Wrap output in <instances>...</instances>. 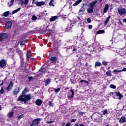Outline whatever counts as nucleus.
<instances>
[{
    "mask_svg": "<svg viewBox=\"0 0 126 126\" xmlns=\"http://www.w3.org/2000/svg\"><path fill=\"white\" fill-rule=\"evenodd\" d=\"M97 2H98L97 0L91 2L89 4V7H92V8L94 9V7H96L97 6V5H96V3H97Z\"/></svg>",
    "mask_w": 126,
    "mask_h": 126,
    "instance_id": "obj_5",
    "label": "nucleus"
},
{
    "mask_svg": "<svg viewBox=\"0 0 126 126\" xmlns=\"http://www.w3.org/2000/svg\"><path fill=\"white\" fill-rule=\"evenodd\" d=\"M19 55H20V56H21V55H22V53H21V51H19Z\"/></svg>",
    "mask_w": 126,
    "mask_h": 126,
    "instance_id": "obj_52",
    "label": "nucleus"
},
{
    "mask_svg": "<svg viewBox=\"0 0 126 126\" xmlns=\"http://www.w3.org/2000/svg\"><path fill=\"white\" fill-rule=\"evenodd\" d=\"M35 104L37 106H41L42 104V100L40 99H38L36 101H35Z\"/></svg>",
    "mask_w": 126,
    "mask_h": 126,
    "instance_id": "obj_16",
    "label": "nucleus"
},
{
    "mask_svg": "<svg viewBox=\"0 0 126 126\" xmlns=\"http://www.w3.org/2000/svg\"><path fill=\"white\" fill-rule=\"evenodd\" d=\"M92 27H93L92 25H89V29H92Z\"/></svg>",
    "mask_w": 126,
    "mask_h": 126,
    "instance_id": "obj_51",
    "label": "nucleus"
},
{
    "mask_svg": "<svg viewBox=\"0 0 126 126\" xmlns=\"http://www.w3.org/2000/svg\"><path fill=\"white\" fill-rule=\"evenodd\" d=\"M5 65H6V62H5V60H1L0 61V67H4V66H5Z\"/></svg>",
    "mask_w": 126,
    "mask_h": 126,
    "instance_id": "obj_8",
    "label": "nucleus"
},
{
    "mask_svg": "<svg viewBox=\"0 0 126 126\" xmlns=\"http://www.w3.org/2000/svg\"><path fill=\"white\" fill-rule=\"evenodd\" d=\"M4 90H3V88L1 87V90H0V94H3Z\"/></svg>",
    "mask_w": 126,
    "mask_h": 126,
    "instance_id": "obj_37",
    "label": "nucleus"
},
{
    "mask_svg": "<svg viewBox=\"0 0 126 126\" xmlns=\"http://www.w3.org/2000/svg\"><path fill=\"white\" fill-rule=\"evenodd\" d=\"M118 11L120 15H123V14H126V9L125 8H118Z\"/></svg>",
    "mask_w": 126,
    "mask_h": 126,
    "instance_id": "obj_3",
    "label": "nucleus"
},
{
    "mask_svg": "<svg viewBox=\"0 0 126 126\" xmlns=\"http://www.w3.org/2000/svg\"><path fill=\"white\" fill-rule=\"evenodd\" d=\"M121 70H119L118 69H115L113 70V72H116V73H117L118 72H121Z\"/></svg>",
    "mask_w": 126,
    "mask_h": 126,
    "instance_id": "obj_42",
    "label": "nucleus"
},
{
    "mask_svg": "<svg viewBox=\"0 0 126 126\" xmlns=\"http://www.w3.org/2000/svg\"><path fill=\"white\" fill-rule=\"evenodd\" d=\"M23 117H24V115L23 114L19 115V116H18V120H20L21 119H22Z\"/></svg>",
    "mask_w": 126,
    "mask_h": 126,
    "instance_id": "obj_38",
    "label": "nucleus"
},
{
    "mask_svg": "<svg viewBox=\"0 0 126 126\" xmlns=\"http://www.w3.org/2000/svg\"><path fill=\"white\" fill-rule=\"evenodd\" d=\"M110 18H111V16H109L107 18L106 20L104 22V25H107V24H108L109 20H110Z\"/></svg>",
    "mask_w": 126,
    "mask_h": 126,
    "instance_id": "obj_21",
    "label": "nucleus"
},
{
    "mask_svg": "<svg viewBox=\"0 0 126 126\" xmlns=\"http://www.w3.org/2000/svg\"><path fill=\"white\" fill-rule=\"evenodd\" d=\"M106 114H108V110H105L103 111V115H106Z\"/></svg>",
    "mask_w": 126,
    "mask_h": 126,
    "instance_id": "obj_46",
    "label": "nucleus"
},
{
    "mask_svg": "<svg viewBox=\"0 0 126 126\" xmlns=\"http://www.w3.org/2000/svg\"><path fill=\"white\" fill-rule=\"evenodd\" d=\"M29 3V0H25L24 4L25 5H27Z\"/></svg>",
    "mask_w": 126,
    "mask_h": 126,
    "instance_id": "obj_39",
    "label": "nucleus"
},
{
    "mask_svg": "<svg viewBox=\"0 0 126 126\" xmlns=\"http://www.w3.org/2000/svg\"><path fill=\"white\" fill-rule=\"evenodd\" d=\"M70 92H71V95L68 96V99L69 100H71V99H73V95H74V92H73V90L72 89L70 90Z\"/></svg>",
    "mask_w": 126,
    "mask_h": 126,
    "instance_id": "obj_14",
    "label": "nucleus"
},
{
    "mask_svg": "<svg viewBox=\"0 0 126 126\" xmlns=\"http://www.w3.org/2000/svg\"><path fill=\"white\" fill-rule=\"evenodd\" d=\"M20 3H21V5H23L24 4V1L23 0H20Z\"/></svg>",
    "mask_w": 126,
    "mask_h": 126,
    "instance_id": "obj_41",
    "label": "nucleus"
},
{
    "mask_svg": "<svg viewBox=\"0 0 126 126\" xmlns=\"http://www.w3.org/2000/svg\"><path fill=\"white\" fill-rule=\"evenodd\" d=\"M28 91V88H25V89L23 91L22 94H23V95H25V94H26V93H27Z\"/></svg>",
    "mask_w": 126,
    "mask_h": 126,
    "instance_id": "obj_20",
    "label": "nucleus"
},
{
    "mask_svg": "<svg viewBox=\"0 0 126 126\" xmlns=\"http://www.w3.org/2000/svg\"><path fill=\"white\" fill-rule=\"evenodd\" d=\"M46 68H41L39 70V72H46Z\"/></svg>",
    "mask_w": 126,
    "mask_h": 126,
    "instance_id": "obj_29",
    "label": "nucleus"
},
{
    "mask_svg": "<svg viewBox=\"0 0 126 126\" xmlns=\"http://www.w3.org/2000/svg\"><path fill=\"white\" fill-rule=\"evenodd\" d=\"M8 37V35L5 33H0V41H4Z\"/></svg>",
    "mask_w": 126,
    "mask_h": 126,
    "instance_id": "obj_4",
    "label": "nucleus"
},
{
    "mask_svg": "<svg viewBox=\"0 0 126 126\" xmlns=\"http://www.w3.org/2000/svg\"><path fill=\"white\" fill-rule=\"evenodd\" d=\"M21 9V8H19L13 11L12 12V14H14L18 12V11H19V10H20Z\"/></svg>",
    "mask_w": 126,
    "mask_h": 126,
    "instance_id": "obj_23",
    "label": "nucleus"
},
{
    "mask_svg": "<svg viewBox=\"0 0 126 126\" xmlns=\"http://www.w3.org/2000/svg\"><path fill=\"white\" fill-rule=\"evenodd\" d=\"M31 57H32V56L31 55V53H30V52H28L27 53V57L29 59H30Z\"/></svg>",
    "mask_w": 126,
    "mask_h": 126,
    "instance_id": "obj_30",
    "label": "nucleus"
},
{
    "mask_svg": "<svg viewBox=\"0 0 126 126\" xmlns=\"http://www.w3.org/2000/svg\"><path fill=\"white\" fill-rule=\"evenodd\" d=\"M20 92V89L19 88H16L14 89V91L13 92V93L14 95H17V94Z\"/></svg>",
    "mask_w": 126,
    "mask_h": 126,
    "instance_id": "obj_10",
    "label": "nucleus"
},
{
    "mask_svg": "<svg viewBox=\"0 0 126 126\" xmlns=\"http://www.w3.org/2000/svg\"><path fill=\"white\" fill-rule=\"evenodd\" d=\"M80 82H81V83H82V82H85V83L88 84V81H85V80H81V81H80Z\"/></svg>",
    "mask_w": 126,
    "mask_h": 126,
    "instance_id": "obj_45",
    "label": "nucleus"
},
{
    "mask_svg": "<svg viewBox=\"0 0 126 126\" xmlns=\"http://www.w3.org/2000/svg\"><path fill=\"white\" fill-rule=\"evenodd\" d=\"M96 66H101V63L100 62H95V67H96Z\"/></svg>",
    "mask_w": 126,
    "mask_h": 126,
    "instance_id": "obj_28",
    "label": "nucleus"
},
{
    "mask_svg": "<svg viewBox=\"0 0 126 126\" xmlns=\"http://www.w3.org/2000/svg\"><path fill=\"white\" fill-rule=\"evenodd\" d=\"M79 114H80V115H83V112H80V113H79Z\"/></svg>",
    "mask_w": 126,
    "mask_h": 126,
    "instance_id": "obj_55",
    "label": "nucleus"
},
{
    "mask_svg": "<svg viewBox=\"0 0 126 126\" xmlns=\"http://www.w3.org/2000/svg\"><path fill=\"white\" fill-rule=\"evenodd\" d=\"M40 121H41V119H40V118L33 120L32 124L31 125H30V126H39V124L40 123Z\"/></svg>",
    "mask_w": 126,
    "mask_h": 126,
    "instance_id": "obj_2",
    "label": "nucleus"
},
{
    "mask_svg": "<svg viewBox=\"0 0 126 126\" xmlns=\"http://www.w3.org/2000/svg\"><path fill=\"white\" fill-rule=\"evenodd\" d=\"M53 123H54V121H50V122H48L47 124H52Z\"/></svg>",
    "mask_w": 126,
    "mask_h": 126,
    "instance_id": "obj_53",
    "label": "nucleus"
},
{
    "mask_svg": "<svg viewBox=\"0 0 126 126\" xmlns=\"http://www.w3.org/2000/svg\"><path fill=\"white\" fill-rule=\"evenodd\" d=\"M72 123H75V122H76V119H71Z\"/></svg>",
    "mask_w": 126,
    "mask_h": 126,
    "instance_id": "obj_47",
    "label": "nucleus"
},
{
    "mask_svg": "<svg viewBox=\"0 0 126 126\" xmlns=\"http://www.w3.org/2000/svg\"><path fill=\"white\" fill-rule=\"evenodd\" d=\"M103 33H105V32L104 31H97V34H103Z\"/></svg>",
    "mask_w": 126,
    "mask_h": 126,
    "instance_id": "obj_35",
    "label": "nucleus"
},
{
    "mask_svg": "<svg viewBox=\"0 0 126 126\" xmlns=\"http://www.w3.org/2000/svg\"><path fill=\"white\" fill-rule=\"evenodd\" d=\"M58 16H53L52 18L50 19V21H55L58 18Z\"/></svg>",
    "mask_w": 126,
    "mask_h": 126,
    "instance_id": "obj_22",
    "label": "nucleus"
},
{
    "mask_svg": "<svg viewBox=\"0 0 126 126\" xmlns=\"http://www.w3.org/2000/svg\"><path fill=\"white\" fill-rule=\"evenodd\" d=\"M73 51H76V48H73Z\"/></svg>",
    "mask_w": 126,
    "mask_h": 126,
    "instance_id": "obj_56",
    "label": "nucleus"
},
{
    "mask_svg": "<svg viewBox=\"0 0 126 126\" xmlns=\"http://www.w3.org/2000/svg\"><path fill=\"white\" fill-rule=\"evenodd\" d=\"M0 110H1V106L0 105Z\"/></svg>",
    "mask_w": 126,
    "mask_h": 126,
    "instance_id": "obj_61",
    "label": "nucleus"
},
{
    "mask_svg": "<svg viewBox=\"0 0 126 126\" xmlns=\"http://www.w3.org/2000/svg\"><path fill=\"white\" fill-rule=\"evenodd\" d=\"M37 18H38V17H37L35 15H33V16H32V20H34L35 21L37 20Z\"/></svg>",
    "mask_w": 126,
    "mask_h": 126,
    "instance_id": "obj_31",
    "label": "nucleus"
},
{
    "mask_svg": "<svg viewBox=\"0 0 126 126\" xmlns=\"http://www.w3.org/2000/svg\"><path fill=\"white\" fill-rule=\"evenodd\" d=\"M84 11H85V7H84V6H83L79 11V15H81L82 13H83Z\"/></svg>",
    "mask_w": 126,
    "mask_h": 126,
    "instance_id": "obj_12",
    "label": "nucleus"
},
{
    "mask_svg": "<svg viewBox=\"0 0 126 126\" xmlns=\"http://www.w3.org/2000/svg\"><path fill=\"white\" fill-rule=\"evenodd\" d=\"M28 78L29 79V80H32V79H33V77L31 76V77H28Z\"/></svg>",
    "mask_w": 126,
    "mask_h": 126,
    "instance_id": "obj_50",
    "label": "nucleus"
},
{
    "mask_svg": "<svg viewBox=\"0 0 126 126\" xmlns=\"http://www.w3.org/2000/svg\"><path fill=\"white\" fill-rule=\"evenodd\" d=\"M119 122L120 123H126V117L125 116H122L121 117V119H120L119 120Z\"/></svg>",
    "mask_w": 126,
    "mask_h": 126,
    "instance_id": "obj_15",
    "label": "nucleus"
},
{
    "mask_svg": "<svg viewBox=\"0 0 126 126\" xmlns=\"http://www.w3.org/2000/svg\"><path fill=\"white\" fill-rule=\"evenodd\" d=\"M14 114V112L11 111L8 113V117L9 118H12L13 115Z\"/></svg>",
    "mask_w": 126,
    "mask_h": 126,
    "instance_id": "obj_24",
    "label": "nucleus"
},
{
    "mask_svg": "<svg viewBox=\"0 0 126 126\" xmlns=\"http://www.w3.org/2000/svg\"><path fill=\"white\" fill-rule=\"evenodd\" d=\"M49 106L51 107H54V104L52 101L49 102Z\"/></svg>",
    "mask_w": 126,
    "mask_h": 126,
    "instance_id": "obj_43",
    "label": "nucleus"
},
{
    "mask_svg": "<svg viewBox=\"0 0 126 126\" xmlns=\"http://www.w3.org/2000/svg\"><path fill=\"white\" fill-rule=\"evenodd\" d=\"M51 82V79H48L46 80V84L45 85L46 86H48L49 84H50V83Z\"/></svg>",
    "mask_w": 126,
    "mask_h": 126,
    "instance_id": "obj_26",
    "label": "nucleus"
},
{
    "mask_svg": "<svg viewBox=\"0 0 126 126\" xmlns=\"http://www.w3.org/2000/svg\"><path fill=\"white\" fill-rule=\"evenodd\" d=\"M102 64H103V65H108V63L106 61L102 62Z\"/></svg>",
    "mask_w": 126,
    "mask_h": 126,
    "instance_id": "obj_44",
    "label": "nucleus"
},
{
    "mask_svg": "<svg viewBox=\"0 0 126 126\" xmlns=\"http://www.w3.org/2000/svg\"><path fill=\"white\" fill-rule=\"evenodd\" d=\"M81 1H82V0H77L75 3H74L73 4V6H76V5H78V4H79V3H80V2H81Z\"/></svg>",
    "mask_w": 126,
    "mask_h": 126,
    "instance_id": "obj_19",
    "label": "nucleus"
},
{
    "mask_svg": "<svg viewBox=\"0 0 126 126\" xmlns=\"http://www.w3.org/2000/svg\"><path fill=\"white\" fill-rule=\"evenodd\" d=\"M110 88H112L113 89H116V86L114 85H110Z\"/></svg>",
    "mask_w": 126,
    "mask_h": 126,
    "instance_id": "obj_40",
    "label": "nucleus"
},
{
    "mask_svg": "<svg viewBox=\"0 0 126 126\" xmlns=\"http://www.w3.org/2000/svg\"><path fill=\"white\" fill-rule=\"evenodd\" d=\"M32 98V94H22L20 95L19 98L17 99V101H21V102H24L25 103H26V102L31 100Z\"/></svg>",
    "mask_w": 126,
    "mask_h": 126,
    "instance_id": "obj_1",
    "label": "nucleus"
},
{
    "mask_svg": "<svg viewBox=\"0 0 126 126\" xmlns=\"http://www.w3.org/2000/svg\"><path fill=\"white\" fill-rule=\"evenodd\" d=\"M115 93H116L117 96H118L119 97V99L121 100L122 98L123 97V94H121V93L120 92H116Z\"/></svg>",
    "mask_w": 126,
    "mask_h": 126,
    "instance_id": "obj_13",
    "label": "nucleus"
},
{
    "mask_svg": "<svg viewBox=\"0 0 126 126\" xmlns=\"http://www.w3.org/2000/svg\"><path fill=\"white\" fill-rule=\"evenodd\" d=\"M12 86H13V82L12 81H11L8 87L6 88V89H7L8 91H9V90H10V89L12 88Z\"/></svg>",
    "mask_w": 126,
    "mask_h": 126,
    "instance_id": "obj_11",
    "label": "nucleus"
},
{
    "mask_svg": "<svg viewBox=\"0 0 126 126\" xmlns=\"http://www.w3.org/2000/svg\"><path fill=\"white\" fill-rule=\"evenodd\" d=\"M121 72H122V71H126V68H124L122 70H120Z\"/></svg>",
    "mask_w": 126,
    "mask_h": 126,
    "instance_id": "obj_48",
    "label": "nucleus"
},
{
    "mask_svg": "<svg viewBox=\"0 0 126 126\" xmlns=\"http://www.w3.org/2000/svg\"><path fill=\"white\" fill-rule=\"evenodd\" d=\"M109 10V5L106 4L104 8H103V13H107V12Z\"/></svg>",
    "mask_w": 126,
    "mask_h": 126,
    "instance_id": "obj_9",
    "label": "nucleus"
},
{
    "mask_svg": "<svg viewBox=\"0 0 126 126\" xmlns=\"http://www.w3.org/2000/svg\"><path fill=\"white\" fill-rule=\"evenodd\" d=\"M87 22H88L89 23H90V22H91V19H90V18H88V19H87Z\"/></svg>",
    "mask_w": 126,
    "mask_h": 126,
    "instance_id": "obj_49",
    "label": "nucleus"
},
{
    "mask_svg": "<svg viewBox=\"0 0 126 126\" xmlns=\"http://www.w3.org/2000/svg\"><path fill=\"white\" fill-rule=\"evenodd\" d=\"M35 4H36V5L37 6H42V5H45V2L44 1H40L39 2L38 1H35L34 2Z\"/></svg>",
    "mask_w": 126,
    "mask_h": 126,
    "instance_id": "obj_6",
    "label": "nucleus"
},
{
    "mask_svg": "<svg viewBox=\"0 0 126 126\" xmlns=\"http://www.w3.org/2000/svg\"><path fill=\"white\" fill-rule=\"evenodd\" d=\"M101 117H103V115H101Z\"/></svg>",
    "mask_w": 126,
    "mask_h": 126,
    "instance_id": "obj_64",
    "label": "nucleus"
},
{
    "mask_svg": "<svg viewBox=\"0 0 126 126\" xmlns=\"http://www.w3.org/2000/svg\"><path fill=\"white\" fill-rule=\"evenodd\" d=\"M78 19H79V20H80V17H77Z\"/></svg>",
    "mask_w": 126,
    "mask_h": 126,
    "instance_id": "obj_57",
    "label": "nucleus"
},
{
    "mask_svg": "<svg viewBox=\"0 0 126 126\" xmlns=\"http://www.w3.org/2000/svg\"><path fill=\"white\" fill-rule=\"evenodd\" d=\"M3 85V82H2L0 84V86Z\"/></svg>",
    "mask_w": 126,
    "mask_h": 126,
    "instance_id": "obj_54",
    "label": "nucleus"
},
{
    "mask_svg": "<svg viewBox=\"0 0 126 126\" xmlns=\"http://www.w3.org/2000/svg\"><path fill=\"white\" fill-rule=\"evenodd\" d=\"M74 126H77V125H74Z\"/></svg>",
    "mask_w": 126,
    "mask_h": 126,
    "instance_id": "obj_63",
    "label": "nucleus"
},
{
    "mask_svg": "<svg viewBox=\"0 0 126 126\" xmlns=\"http://www.w3.org/2000/svg\"><path fill=\"white\" fill-rule=\"evenodd\" d=\"M101 1H102V0H100V2H101Z\"/></svg>",
    "mask_w": 126,
    "mask_h": 126,
    "instance_id": "obj_62",
    "label": "nucleus"
},
{
    "mask_svg": "<svg viewBox=\"0 0 126 126\" xmlns=\"http://www.w3.org/2000/svg\"><path fill=\"white\" fill-rule=\"evenodd\" d=\"M13 2H14V0H11L10 2H8L9 6H11L13 5Z\"/></svg>",
    "mask_w": 126,
    "mask_h": 126,
    "instance_id": "obj_25",
    "label": "nucleus"
},
{
    "mask_svg": "<svg viewBox=\"0 0 126 126\" xmlns=\"http://www.w3.org/2000/svg\"><path fill=\"white\" fill-rule=\"evenodd\" d=\"M123 22H126V19H124V20H123Z\"/></svg>",
    "mask_w": 126,
    "mask_h": 126,
    "instance_id": "obj_58",
    "label": "nucleus"
},
{
    "mask_svg": "<svg viewBox=\"0 0 126 126\" xmlns=\"http://www.w3.org/2000/svg\"><path fill=\"white\" fill-rule=\"evenodd\" d=\"M12 25V23L11 21L7 22L5 24V27L7 29H9V28H11Z\"/></svg>",
    "mask_w": 126,
    "mask_h": 126,
    "instance_id": "obj_7",
    "label": "nucleus"
},
{
    "mask_svg": "<svg viewBox=\"0 0 126 126\" xmlns=\"http://www.w3.org/2000/svg\"><path fill=\"white\" fill-rule=\"evenodd\" d=\"M53 1H54V0H50V2H49V5L50 6H55V5H54V4H53Z\"/></svg>",
    "mask_w": 126,
    "mask_h": 126,
    "instance_id": "obj_32",
    "label": "nucleus"
},
{
    "mask_svg": "<svg viewBox=\"0 0 126 126\" xmlns=\"http://www.w3.org/2000/svg\"><path fill=\"white\" fill-rule=\"evenodd\" d=\"M106 74L108 75V76H111L112 75V73L111 72V71H107Z\"/></svg>",
    "mask_w": 126,
    "mask_h": 126,
    "instance_id": "obj_34",
    "label": "nucleus"
},
{
    "mask_svg": "<svg viewBox=\"0 0 126 126\" xmlns=\"http://www.w3.org/2000/svg\"><path fill=\"white\" fill-rule=\"evenodd\" d=\"M26 43H27V41L24 40L21 42L20 45L21 46H23V45H24V44H25Z\"/></svg>",
    "mask_w": 126,
    "mask_h": 126,
    "instance_id": "obj_33",
    "label": "nucleus"
},
{
    "mask_svg": "<svg viewBox=\"0 0 126 126\" xmlns=\"http://www.w3.org/2000/svg\"><path fill=\"white\" fill-rule=\"evenodd\" d=\"M58 58L56 56L52 57L50 58V61H51L52 63H55V62H56Z\"/></svg>",
    "mask_w": 126,
    "mask_h": 126,
    "instance_id": "obj_18",
    "label": "nucleus"
},
{
    "mask_svg": "<svg viewBox=\"0 0 126 126\" xmlns=\"http://www.w3.org/2000/svg\"><path fill=\"white\" fill-rule=\"evenodd\" d=\"M35 0H32V3H34V2L35 1Z\"/></svg>",
    "mask_w": 126,
    "mask_h": 126,
    "instance_id": "obj_59",
    "label": "nucleus"
},
{
    "mask_svg": "<svg viewBox=\"0 0 126 126\" xmlns=\"http://www.w3.org/2000/svg\"><path fill=\"white\" fill-rule=\"evenodd\" d=\"M60 90H61L60 88H58L57 89H55V93H58V92H59V91H60Z\"/></svg>",
    "mask_w": 126,
    "mask_h": 126,
    "instance_id": "obj_36",
    "label": "nucleus"
},
{
    "mask_svg": "<svg viewBox=\"0 0 126 126\" xmlns=\"http://www.w3.org/2000/svg\"><path fill=\"white\" fill-rule=\"evenodd\" d=\"M63 126H65V123H63Z\"/></svg>",
    "mask_w": 126,
    "mask_h": 126,
    "instance_id": "obj_60",
    "label": "nucleus"
},
{
    "mask_svg": "<svg viewBox=\"0 0 126 126\" xmlns=\"http://www.w3.org/2000/svg\"><path fill=\"white\" fill-rule=\"evenodd\" d=\"M8 15H9V11H7V12H5L3 13V15L4 16H5V17H7V16H8Z\"/></svg>",
    "mask_w": 126,
    "mask_h": 126,
    "instance_id": "obj_27",
    "label": "nucleus"
},
{
    "mask_svg": "<svg viewBox=\"0 0 126 126\" xmlns=\"http://www.w3.org/2000/svg\"><path fill=\"white\" fill-rule=\"evenodd\" d=\"M89 8H88L87 10V11H88V13H93V10L94 9H93V8H92L91 7H89Z\"/></svg>",
    "mask_w": 126,
    "mask_h": 126,
    "instance_id": "obj_17",
    "label": "nucleus"
}]
</instances>
